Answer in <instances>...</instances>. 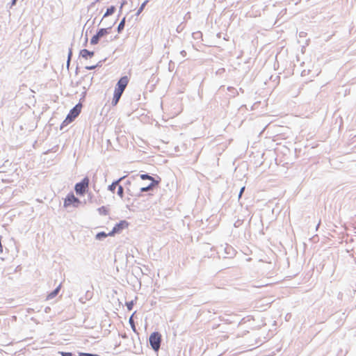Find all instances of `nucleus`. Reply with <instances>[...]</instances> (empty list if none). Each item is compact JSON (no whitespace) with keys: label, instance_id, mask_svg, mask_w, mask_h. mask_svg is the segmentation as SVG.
<instances>
[{"label":"nucleus","instance_id":"obj_11","mask_svg":"<svg viewBox=\"0 0 356 356\" xmlns=\"http://www.w3.org/2000/svg\"><path fill=\"white\" fill-rule=\"evenodd\" d=\"M60 286H61V284H59L52 292H51L47 296V299L50 300V299H53L54 298H55L58 295V292L60 291Z\"/></svg>","mask_w":356,"mask_h":356},{"label":"nucleus","instance_id":"obj_10","mask_svg":"<svg viewBox=\"0 0 356 356\" xmlns=\"http://www.w3.org/2000/svg\"><path fill=\"white\" fill-rule=\"evenodd\" d=\"M124 179V177H121L118 180L113 181L111 185L108 186V190L114 193L115 189L117 186H118L119 183Z\"/></svg>","mask_w":356,"mask_h":356},{"label":"nucleus","instance_id":"obj_1","mask_svg":"<svg viewBox=\"0 0 356 356\" xmlns=\"http://www.w3.org/2000/svg\"><path fill=\"white\" fill-rule=\"evenodd\" d=\"M82 105L81 103L77 104L75 106H74L67 114L65 120L63 122V125L67 124L68 123L72 122L74 120V119L79 115L81 113Z\"/></svg>","mask_w":356,"mask_h":356},{"label":"nucleus","instance_id":"obj_32","mask_svg":"<svg viewBox=\"0 0 356 356\" xmlns=\"http://www.w3.org/2000/svg\"><path fill=\"white\" fill-rule=\"evenodd\" d=\"M180 54L183 57H185L186 56V51L185 50L181 51Z\"/></svg>","mask_w":356,"mask_h":356},{"label":"nucleus","instance_id":"obj_14","mask_svg":"<svg viewBox=\"0 0 356 356\" xmlns=\"http://www.w3.org/2000/svg\"><path fill=\"white\" fill-rule=\"evenodd\" d=\"M97 211L102 216H107L108 214V209L104 206L98 208Z\"/></svg>","mask_w":356,"mask_h":356},{"label":"nucleus","instance_id":"obj_30","mask_svg":"<svg viewBox=\"0 0 356 356\" xmlns=\"http://www.w3.org/2000/svg\"><path fill=\"white\" fill-rule=\"evenodd\" d=\"M245 191V186L242 187L240 190V192H239V194H238V197L240 198L243 194V193Z\"/></svg>","mask_w":356,"mask_h":356},{"label":"nucleus","instance_id":"obj_12","mask_svg":"<svg viewBox=\"0 0 356 356\" xmlns=\"http://www.w3.org/2000/svg\"><path fill=\"white\" fill-rule=\"evenodd\" d=\"M115 7L114 6H111V7L108 8L106 13H104L103 18L101 19L100 22L102 21V19L108 16H110L113 15L115 11Z\"/></svg>","mask_w":356,"mask_h":356},{"label":"nucleus","instance_id":"obj_36","mask_svg":"<svg viewBox=\"0 0 356 356\" xmlns=\"http://www.w3.org/2000/svg\"><path fill=\"white\" fill-rule=\"evenodd\" d=\"M70 60H69V59H67V68H68V67H69V66H70Z\"/></svg>","mask_w":356,"mask_h":356},{"label":"nucleus","instance_id":"obj_3","mask_svg":"<svg viewBox=\"0 0 356 356\" xmlns=\"http://www.w3.org/2000/svg\"><path fill=\"white\" fill-rule=\"evenodd\" d=\"M149 344L152 348L157 351L159 350L161 343V335L158 332H154L151 334L149 339Z\"/></svg>","mask_w":356,"mask_h":356},{"label":"nucleus","instance_id":"obj_24","mask_svg":"<svg viewBox=\"0 0 356 356\" xmlns=\"http://www.w3.org/2000/svg\"><path fill=\"white\" fill-rule=\"evenodd\" d=\"M102 65V61H99L97 65H90V66H86V69L88 70H95L96 67Z\"/></svg>","mask_w":356,"mask_h":356},{"label":"nucleus","instance_id":"obj_38","mask_svg":"<svg viewBox=\"0 0 356 356\" xmlns=\"http://www.w3.org/2000/svg\"><path fill=\"white\" fill-rule=\"evenodd\" d=\"M88 42V38H87V36H86V42Z\"/></svg>","mask_w":356,"mask_h":356},{"label":"nucleus","instance_id":"obj_7","mask_svg":"<svg viewBox=\"0 0 356 356\" xmlns=\"http://www.w3.org/2000/svg\"><path fill=\"white\" fill-rule=\"evenodd\" d=\"M159 184V181L156 180H152V182H151L148 186L140 187L139 188V192L136 195L140 196L141 193L143 192H147L152 191L156 186Z\"/></svg>","mask_w":356,"mask_h":356},{"label":"nucleus","instance_id":"obj_26","mask_svg":"<svg viewBox=\"0 0 356 356\" xmlns=\"http://www.w3.org/2000/svg\"><path fill=\"white\" fill-rule=\"evenodd\" d=\"M79 356H97V355L88 353H79Z\"/></svg>","mask_w":356,"mask_h":356},{"label":"nucleus","instance_id":"obj_27","mask_svg":"<svg viewBox=\"0 0 356 356\" xmlns=\"http://www.w3.org/2000/svg\"><path fill=\"white\" fill-rule=\"evenodd\" d=\"M59 353L62 355V356H73V354L72 353H70V352H59Z\"/></svg>","mask_w":356,"mask_h":356},{"label":"nucleus","instance_id":"obj_13","mask_svg":"<svg viewBox=\"0 0 356 356\" xmlns=\"http://www.w3.org/2000/svg\"><path fill=\"white\" fill-rule=\"evenodd\" d=\"M111 29V27L108 28H102L100 29L97 32V34L100 37L102 38L103 36L107 35L109 33V30Z\"/></svg>","mask_w":356,"mask_h":356},{"label":"nucleus","instance_id":"obj_8","mask_svg":"<svg viewBox=\"0 0 356 356\" xmlns=\"http://www.w3.org/2000/svg\"><path fill=\"white\" fill-rule=\"evenodd\" d=\"M94 51H89L86 49H83L80 51L79 56L85 59H88L89 58H92L94 56Z\"/></svg>","mask_w":356,"mask_h":356},{"label":"nucleus","instance_id":"obj_34","mask_svg":"<svg viewBox=\"0 0 356 356\" xmlns=\"http://www.w3.org/2000/svg\"><path fill=\"white\" fill-rule=\"evenodd\" d=\"M17 0H12L10 7L15 6L16 4Z\"/></svg>","mask_w":356,"mask_h":356},{"label":"nucleus","instance_id":"obj_23","mask_svg":"<svg viewBox=\"0 0 356 356\" xmlns=\"http://www.w3.org/2000/svg\"><path fill=\"white\" fill-rule=\"evenodd\" d=\"M117 194L121 198L124 196V188L122 186L118 185Z\"/></svg>","mask_w":356,"mask_h":356},{"label":"nucleus","instance_id":"obj_16","mask_svg":"<svg viewBox=\"0 0 356 356\" xmlns=\"http://www.w3.org/2000/svg\"><path fill=\"white\" fill-rule=\"evenodd\" d=\"M136 312H134L131 316V317L129 318V323L131 327V329L134 332H136V325H135V323H134V315Z\"/></svg>","mask_w":356,"mask_h":356},{"label":"nucleus","instance_id":"obj_33","mask_svg":"<svg viewBox=\"0 0 356 356\" xmlns=\"http://www.w3.org/2000/svg\"><path fill=\"white\" fill-rule=\"evenodd\" d=\"M241 224V222L240 220H237V221L234 223V226H235V227H238Z\"/></svg>","mask_w":356,"mask_h":356},{"label":"nucleus","instance_id":"obj_18","mask_svg":"<svg viewBox=\"0 0 356 356\" xmlns=\"http://www.w3.org/2000/svg\"><path fill=\"white\" fill-rule=\"evenodd\" d=\"M108 236H109L108 234H106L104 232H101L96 234L95 238L97 240H102L103 238H106Z\"/></svg>","mask_w":356,"mask_h":356},{"label":"nucleus","instance_id":"obj_20","mask_svg":"<svg viewBox=\"0 0 356 356\" xmlns=\"http://www.w3.org/2000/svg\"><path fill=\"white\" fill-rule=\"evenodd\" d=\"M120 97H121V96H120V95H118L117 94H115V93H114V94H113V99H112V104H113V106L116 105V104L118 103V102H119V100H120Z\"/></svg>","mask_w":356,"mask_h":356},{"label":"nucleus","instance_id":"obj_31","mask_svg":"<svg viewBox=\"0 0 356 356\" xmlns=\"http://www.w3.org/2000/svg\"><path fill=\"white\" fill-rule=\"evenodd\" d=\"M193 35L194 38H197V37H198L199 35H201L202 34H201V33H200V32H197V33H193Z\"/></svg>","mask_w":356,"mask_h":356},{"label":"nucleus","instance_id":"obj_6","mask_svg":"<svg viewBox=\"0 0 356 356\" xmlns=\"http://www.w3.org/2000/svg\"><path fill=\"white\" fill-rule=\"evenodd\" d=\"M128 226L129 222L127 220H121L113 227L111 232L108 233V235L111 236H114L115 234H119Z\"/></svg>","mask_w":356,"mask_h":356},{"label":"nucleus","instance_id":"obj_28","mask_svg":"<svg viewBox=\"0 0 356 356\" xmlns=\"http://www.w3.org/2000/svg\"><path fill=\"white\" fill-rule=\"evenodd\" d=\"M127 3L126 0H122L121 2L120 8V13H121V10L122 9V7Z\"/></svg>","mask_w":356,"mask_h":356},{"label":"nucleus","instance_id":"obj_5","mask_svg":"<svg viewBox=\"0 0 356 356\" xmlns=\"http://www.w3.org/2000/svg\"><path fill=\"white\" fill-rule=\"evenodd\" d=\"M81 203L79 198L76 197L72 193H69L64 200V207L67 208L72 205L73 207H78Z\"/></svg>","mask_w":356,"mask_h":356},{"label":"nucleus","instance_id":"obj_19","mask_svg":"<svg viewBox=\"0 0 356 356\" xmlns=\"http://www.w3.org/2000/svg\"><path fill=\"white\" fill-rule=\"evenodd\" d=\"M100 37L96 33L95 35L92 36V38H91L90 40V44H97L99 40H100Z\"/></svg>","mask_w":356,"mask_h":356},{"label":"nucleus","instance_id":"obj_17","mask_svg":"<svg viewBox=\"0 0 356 356\" xmlns=\"http://www.w3.org/2000/svg\"><path fill=\"white\" fill-rule=\"evenodd\" d=\"M149 2V0H146L142 4L141 6H140V8H138V10H137L136 13V16H138L142 12L143 10H144L145 6L147 5V3Z\"/></svg>","mask_w":356,"mask_h":356},{"label":"nucleus","instance_id":"obj_22","mask_svg":"<svg viewBox=\"0 0 356 356\" xmlns=\"http://www.w3.org/2000/svg\"><path fill=\"white\" fill-rule=\"evenodd\" d=\"M140 177L143 180L149 179V180H151L152 181V180H155L152 176L149 175L148 174H141L140 175Z\"/></svg>","mask_w":356,"mask_h":356},{"label":"nucleus","instance_id":"obj_4","mask_svg":"<svg viewBox=\"0 0 356 356\" xmlns=\"http://www.w3.org/2000/svg\"><path fill=\"white\" fill-rule=\"evenodd\" d=\"M128 83H129V79L127 76L121 77L115 86L114 93L117 94L118 95L122 96Z\"/></svg>","mask_w":356,"mask_h":356},{"label":"nucleus","instance_id":"obj_37","mask_svg":"<svg viewBox=\"0 0 356 356\" xmlns=\"http://www.w3.org/2000/svg\"><path fill=\"white\" fill-rule=\"evenodd\" d=\"M320 224H321V221L318 223V225H317V226H316V230H317V229H318V228L319 227Z\"/></svg>","mask_w":356,"mask_h":356},{"label":"nucleus","instance_id":"obj_29","mask_svg":"<svg viewBox=\"0 0 356 356\" xmlns=\"http://www.w3.org/2000/svg\"><path fill=\"white\" fill-rule=\"evenodd\" d=\"M72 56V49H70L68 56H67V59L71 60Z\"/></svg>","mask_w":356,"mask_h":356},{"label":"nucleus","instance_id":"obj_2","mask_svg":"<svg viewBox=\"0 0 356 356\" xmlns=\"http://www.w3.org/2000/svg\"><path fill=\"white\" fill-rule=\"evenodd\" d=\"M89 182V178L86 177L81 180V181L76 183L74 186L76 193L79 195H83L88 190Z\"/></svg>","mask_w":356,"mask_h":356},{"label":"nucleus","instance_id":"obj_25","mask_svg":"<svg viewBox=\"0 0 356 356\" xmlns=\"http://www.w3.org/2000/svg\"><path fill=\"white\" fill-rule=\"evenodd\" d=\"M134 305V300H131V301H129V302H126V306H127V309H128L129 311L132 310Z\"/></svg>","mask_w":356,"mask_h":356},{"label":"nucleus","instance_id":"obj_9","mask_svg":"<svg viewBox=\"0 0 356 356\" xmlns=\"http://www.w3.org/2000/svg\"><path fill=\"white\" fill-rule=\"evenodd\" d=\"M224 250L227 257H232L235 255V250L231 245L226 244Z\"/></svg>","mask_w":356,"mask_h":356},{"label":"nucleus","instance_id":"obj_21","mask_svg":"<svg viewBox=\"0 0 356 356\" xmlns=\"http://www.w3.org/2000/svg\"><path fill=\"white\" fill-rule=\"evenodd\" d=\"M120 97H121V96H120V95H118L117 94H115V93H114V94H113V99H112V104H113V106L116 105V104L118 103V102H119V100H120Z\"/></svg>","mask_w":356,"mask_h":356},{"label":"nucleus","instance_id":"obj_15","mask_svg":"<svg viewBox=\"0 0 356 356\" xmlns=\"http://www.w3.org/2000/svg\"><path fill=\"white\" fill-rule=\"evenodd\" d=\"M126 18L123 17L118 26V32L120 33L124 28Z\"/></svg>","mask_w":356,"mask_h":356},{"label":"nucleus","instance_id":"obj_35","mask_svg":"<svg viewBox=\"0 0 356 356\" xmlns=\"http://www.w3.org/2000/svg\"><path fill=\"white\" fill-rule=\"evenodd\" d=\"M86 296L88 298H90L91 297V293H90L89 291H87L86 292Z\"/></svg>","mask_w":356,"mask_h":356}]
</instances>
